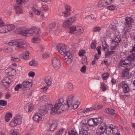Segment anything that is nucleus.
Returning <instances> with one entry per match:
<instances>
[{
  "instance_id": "obj_41",
  "label": "nucleus",
  "mask_w": 135,
  "mask_h": 135,
  "mask_svg": "<svg viewBox=\"0 0 135 135\" xmlns=\"http://www.w3.org/2000/svg\"><path fill=\"white\" fill-rule=\"evenodd\" d=\"M7 102L6 101L3 100H0V105L2 106H5L7 105Z\"/></svg>"
},
{
  "instance_id": "obj_42",
  "label": "nucleus",
  "mask_w": 135,
  "mask_h": 135,
  "mask_svg": "<svg viewBox=\"0 0 135 135\" xmlns=\"http://www.w3.org/2000/svg\"><path fill=\"white\" fill-rule=\"evenodd\" d=\"M115 24L117 29L122 27L123 25V23L122 22H119Z\"/></svg>"
},
{
  "instance_id": "obj_47",
  "label": "nucleus",
  "mask_w": 135,
  "mask_h": 135,
  "mask_svg": "<svg viewBox=\"0 0 135 135\" xmlns=\"http://www.w3.org/2000/svg\"><path fill=\"white\" fill-rule=\"evenodd\" d=\"M48 87L47 86H45L41 88V91L42 92L45 93L47 90Z\"/></svg>"
},
{
  "instance_id": "obj_16",
  "label": "nucleus",
  "mask_w": 135,
  "mask_h": 135,
  "mask_svg": "<svg viewBox=\"0 0 135 135\" xmlns=\"http://www.w3.org/2000/svg\"><path fill=\"white\" fill-rule=\"evenodd\" d=\"M129 70L128 68H126L123 70L122 73V77L125 78L126 79H129L131 77V74L129 73Z\"/></svg>"
},
{
  "instance_id": "obj_29",
  "label": "nucleus",
  "mask_w": 135,
  "mask_h": 135,
  "mask_svg": "<svg viewBox=\"0 0 135 135\" xmlns=\"http://www.w3.org/2000/svg\"><path fill=\"white\" fill-rule=\"evenodd\" d=\"M33 107L32 105L30 104V105H26V107L25 108V110L27 112H31L33 110Z\"/></svg>"
},
{
  "instance_id": "obj_55",
  "label": "nucleus",
  "mask_w": 135,
  "mask_h": 135,
  "mask_svg": "<svg viewBox=\"0 0 135 135\" xmlns=\"http://www.w3.org/2000/svg\"><path fill=\"white\" fill-rule=\"evenodd\" d=\"M107 8L110 10L112 11L114 10L115 7L113 5H110L107 7Z\"/></svg>"
},
{
  "instance_id": "obj_40",
  "label": "nucleus",
  "mask_w": 135,
  "mask_h": 135,
  "mask_svg": "<svg viewBox=\"0 0 135 135\" xmlns=\"http://www.w3.org/2000/svg\"><path fill=\"white\" fill-rule=\"evenodd\" d=\"M100 88L103 91H105L107 90L106 87L104 83H102L101 84Z\"/></svg>"
},
{
  "instance_id": "obj_49",
  "label": "nucleus",
  "mask_w": 135,
  "mask_h": 135,
  "mask_svg": "<svg viewBox=\"0 0 135 135\" xmlns=\"http://www.w3.org/2000/svg\"><path fill=\"white\" fill-rule=\"evenodd\" d=\"M86 66L84 65L80 70L83 73H85L86 72Z\"/></svg>"
},
{
  "instance_id": "obj_13",
  "label": "nucleus",
  "mask_w": 135,
  "mask_h": 135,
  "mask_svg": "<svg viewBox=\"0 0 135 135\" xmlns=\"http://www.w3.org/2000/svg\"><path fill=\"white\" fill-rule=\"evenodd\" d=\"M52 64L54 68L56 70L58 69L61 66V62L60 60L56 57L53 59Z\"/></svg>"
},
{
  "instance_id": "obj_7",
  "label": "nucleus",
  "mask_w": 135,
  "mask_h": 135,
  "mask_svg": "<svg viewBox=\"0 0 135 135\" xmlns=\"http://www.w3.org/2000/svg\"><path fill=\"white\" fill-rule=\"evenodd\" d=\"M8 44L10 46L15 45L20 48H22L23 49L25 48V47L23 46L25 44L24 41L21 40L13 41L9 42Z\"/></svg>"
},
{
  "instance_id": "obj_63",
  "label": "nucleus",
  "mask_w": 135,
  "mask_h": 135,
  "mask_svg": "<svg viewBox=\"0 0 135 135\" xmlns=\"http://www.w3.org/2000/svg\"><path fill=\"white\" fill-rule=\"evenodd\" d=\"M34 11L35 13L37 15H39L40 14V11L38 10L35 9Z\"/></svg>"
},
{
  "instance_id": "obj_20",
  "label": "nucleus",
  "mask_w": 135,
  "mask_h": 135,
  "mask_svg": "<svg viewBox=\"0 0 135 135\" xmlns=\"http://www.w3.org/2000/svg\"><path fill=\"white\" fill-rule=\"evenodd\" d=\"M2 83L4 85H8L12 81L8 77H5L2 80Z\"/></svg>"
},
{
  "instance_id": "obj_46",
  "label": "nucleus",
  "mask_w": 135,
  "mask_h": 135,
  "mask_svg": "<svg viewBox=\"0 0 135 135\" xmlns=\"http://www.w3.org/2000/svg\"><path fill=\"white\" fill-rule=\"evenodd\" d=\"M106 131V133L107 135H114V134H113L112 129H108L107 130V129Z\"/></svg>"
},
{
  "instance_id": "obj_1",
  "label": "nucleus",
  "mask_w": 135,
  "mask_h": 135,
  "mask_svg": "<svg viewBox=\"0 0 135 135\" xmlns=\"http://www.w3.org/2000/svg\"><path fill=\"white\" fill-rule=\"evenodd\" d=\"M63 102V99H60L58 102L55 104L53 108V106L51 104L42 106L39 109L38 112L35 114L33 117V120L36 122H38L41 120L42 116L45 115L49 112H50L51 114L55 113L56 111L58 110Z\"/></svg>"
},
{
  "instance_id": "obj_59",
  "label": "nucleus",
  "mask_w": 135,
  "mask_h": 135,
  "mask_svg": "<svg viewBox=\"0 0 135 135\" xmlns=\"http://www.w3.org/2000/svg\"><path fill=\"white\" fill-rule=\"evenodd\" d=\"M35 75V73L32 71L30 72L28 74V76H31L32 78Z\"/></svg>"
},
{
  "instance_id": "obj_23",
  "label": "nucleus",
  "mask_w": 135,
  "mask_h": 135,
  "mask_svg": "<svg viewBox=\"0 0 135 135\" xmlns=\"http://www.w3.org/2000/svg\"><path fill=\"white\" fill-rule=\"evenodd\" d=\"M26 0H16V5L22 7L25 3L26 2Z\"/></svg>"
},
{
  "instance_id": "obj_24",
  "label": "nucleus",
  "mask_w": 135,
  "mask_h": 135,
  "mask_svg": "<svg viewBox=\"0 0 135 135\" xmlns=\"http://www.w3.org/2000/svg\"><path fill=\"white\" fill-rule=\"evenodd\" d=\"M94 118H91L88 120L87 123L89 126L93 127L95 126V123L94 121Z\"/></svg>"
},
{
  "instance_id": "obj_36",
  "label": "nucleus",
  "mask_w": 135,
  "mask_h": 135,
  "mask_svg": "<svg viewBox=\"0 0 135 135\" xmlns=\"http://www.w3.org/2000/svg\"><path fill=\"white\" fill-rule=\"evenodd\" d=\"M29 65L32 66H36L37 65V62L35 60H32L29 62Z\"/></svg>"
},
{
  "instance_id": "obj_21",
  "label": "nucleus",
  "mask_w": 135,
  "mask_h": 135,
  "mask_svg": "<svg viewBox=\"0 0 135 135\" xmlns=\"http://www.w3.org/2000/svg\"><path fill=\"white\" fill-rule=\"evenodd\" d=\"M22 6L16 5L14 8L16 10V13L17 14H21L23 13V11L21 8Z\"/></svg>"
},
{
  "instance_id": "obj_17",
  "label": "nucleus",
  "mask_w": 135,
  "mask_h": 135,
  "mask_svg": "<svg viewBox=\"0 0 135 135\" xmlns=\"http://www.w3.org/2000/svg\"><path fill=\"white\" fill-rule=\"evenodd\" d=\"M56 28V23L55 22H52L50 25L49 28L47 29L46 32L47 33H48L51 32L52 31H54L55 30Z\"/></svg>"
},
{
  "instance_id": "obj_9",
  "label": "nucleus",
  "mask_w": 135,
  "mask_h": 135,
  "mask_svg": "<svg viewBox=\"0 0 135 135\" xmlns=\"http://www.w3.org/2000/svg\"><path fill=\"white\" fill-rule=\"evenodd\" d=\"M56 47L58 52L63 55H65L68 51L70 52L67 49H66L65 45L64 44H58L57 45Z\"/></svg>"
},
{
  "instance_id": "obj_27",
  "label": "nucleus",
  "mask_w": 135,
  "mask_h": 135,
  "mask_svg": "<svg viewBox=\"0 0 135 135\" xmlns=\"http://www.w3.org/2000/svg\"><path fill=\"white\" fill-rule=\"evenodd\" d=\"M6 26L8 32L14 30L15 28V26L13 25H10Z\"/></svg>"
},
{
  "instance_id": "obj_51",
  "label": "nucleus",
  "mask_w": 135,
  "mask_h": 135,
  "mask_svg": "<svg viewBox=\"0 0 135 135\" xmlns=\"http://www.w3.org/2000/svg\"><path fill=\"white\" fill-rule=\"evenodd\" d=\"M97 130H98V132L99 133H100L101 134H103V133L105 132L106 131V130L104 129H101L100 128L99 129H98Z\"/></svg>"
},
{
  "instance_id": "obj_2",
  "label": "nucleus",
  "mask_w": 135,
  "mask_h": 135,
  "mask_svg": "<svg viewBox=\"0 0 135 135\" xmlns=\"http://www.w3.org/2000/svg\"><path fill=\"white\" fill-rule=\"evenodd\" d=\"M17 33L21 34L25 36H29L33 35L34 36L40 37L41 33L40 28L33 27L29 30L22 31L20 28L16 30Z\"/></svg>"
},
{
  "instance_id": "obj_32",
  "label": "nucleus",
  "mask_w": 135,
  "mask_h": 135,
  "mask_svg": "<svg viewBox=\"0 0 135 135\" xmlns=\"http://www.w3.org/2000/svg\"><path fill=\"white\" fill-rule=\"evenodd\" d=\"M12 115L11 113H7L5 116V120L6 122H8L10 118L12 117Z\"/></svg>"
},
{
  "instance_id": "obj_14",
  "label": "nucleus",
  "mask_w": 135,
  "mask_h": 135,
  "mask_svg": "<svg viewBox=\"0 0 135 135\" xmlns=\"http://www.w3.org/2000/svg\"><path fill=\"white\" fill-rule=\"evenodd\" d=\"M22 89L23 91L29 89L32 86V84L28 81H24L21 84Z\"/></svg>"
},
{
  "instance_id": "obj_50",
  "label": "nucleus",
  "mask_w": 135,
  "mask_h": 135,
  "mask_svg": "<svg viewBox=\"0 0 135 135\" xmlns=\"http://www.w3.org/2000/svg\"><path fill=\"white\" fill-rule=\"evenodd\" d=\"M65 11L69 13L70 11V7L68 5H66L65 6Z\"/></svg>"
},
{
  "instance_id": "obj_52",
  "label": "nucleus",
  "mask_w": 135,
  "mask_h": 135,
  "mask_svg": "<svg viewBox=\"0 0 135 135\" xmlns=\"http://www.w3.org/2000/svg\"><path fill=\"white\" fill-rule=\"evenodd\" d=\"M82 129L84 131H86L88 129V127L87 125L86 124H84L82 126Z\"/></svg>"
},
{
  "instance_id": "obj_5",
  "label": "nucleus",
  "mask_w": 135,
  "mask_h": 135,
  "mask_svg": "<svg viewBox=\"0 0 135 135\" xmlns=\"http://www.w3.org/2000/svg\"><path fill=\"white\" fill-rule=\"evenodd\" d=\"M69 33L76 35H79L83 32L84 29L82 27L78 26H72L69 27Z\"/></svg>"
},
{
  "instance_id": "obj_26",
  "label": "nucleus",
  "mask_w": 135,
  "mask_h": 135,
  "mask_svg": "<svg viewBox=\"0 0 135 135\" xmlns=\"http://www.w3.org/2000/svg\"><path fill=\"white\" fill-rule=\"evenodd\" d=\"M107 5V4H106V2H105V0H101L98 3V7H100L105 6Z\"/></svg>"
},
{
  "instance_id": "obj_15",
  "label": "nucleus",
  "mask_w": 135,
  "mask_h": 135,
  "mask_svg": "<svg viewBox=\"0 0 135 135\" xmlns=\"http://www.w3.org/2000/svg\"><path fill=\"white\" fill-rule=\"evenodd\" d=\"M5 72L7 76H11L15 74L16 71L15 70L13 69L8 68L6 70Z\"/></svg>"
},
{
  "instance_id": "obj_64",
  "label": "nucleus",
  "mask_w": 135,
  "mask_h": 135,
  "mask_svg": "<svg viewBox=\"0 0 135 135\" xmlns=\"http://www.w3.org/2000/svg\"><path fill=\"white\" fill-rule=\"evenodd\" d=\"M106 2V4H107V5L110 4L112 3L113 2L112 0H105Z\"/></svg>"
},
{
  "instance_id": "obj_43",
  "label": "nucleus",
  "mask_w": 135,
  "mask_h": 135,
  "mask_svg": "<svg viewBox=\"0 0 135 135\" xmlns=\"http://www.w3.org/2000/svg\"><path fill=\"white\" fill-rule=\"evenodd\" d=\"M109 75V74L108 73H105L103 74L102 76H103L102 78L103 80H106L108 77Z\"/></svg>"
},
{
  "instance_id": "obj_30",
  "label": "nucleus",
  "mask_w": 135,
  "mask_h": 135,
  "mask_svg": "<svg viewBox=\"0 0 135 135\" xmlns=\"http://www.w3.org/2000/svg\"><path fill=\"white\" fill-rule=\"evenodd\" d=\"M39 37L34 36L32 40V42L34 43H38L40 41Z\"/></svg>"
},
{
  "instance_id": "obj_44",
  "label": "nucleus",
  "mask_w": 135,
  "mask_h": 135,
  "mask_svg": "<svg viewBox=\"0 0 135 135\" xmlns=\"http://www.w3.org/2000/svg\"><path fill=\"white\" fill-rule=\"evenodd\" d=\"M62 15L66 18L68 17L70 15L69 13L65 11L62 12Z\"/></svg>"
},
{
  "instance_id": "obj_37",
  "label": "nucleus",
  "mask_w": 135,
  "mask_h": 135,
  "mask_svg": "<svg viewBox=\"0 0 135 135\" xmlns=\"http://www.w3.org/2000/svg\"><path fill=\"white\" fill-rule=\"evenodd\" d=\"M110 28H111L112 30L113 31L117 30L116 24L114 23H112L109 26Z\"/></svg>"
},
{
  "instance_id": "obj_45",
  "label": "nucleus",
  "mask_w": 135,
  "mask_h": 135,
  "mask_svg": "<svg viewBox=\"0 0 135 135\" xmlns=\"http://www.w3.org/2000/svg\"><path fill=\"white\" fill-rule=\"evenodd\" d=\"M84 113L89 112L93 110V108H84Z\"/></svg>"
},
{
  "instance_id": "obj_48",
  "label": "nucleus",
  "mask_w": 135,
  "mask_h": 135,
  "mask_svg": "<svg viewBox=\"0 0 135 135\" xmlns=\"http://www.w3.org/2000/svg\"><path fill=\"white\" fill-rule=\"evenodd\" d=\"M22 89V85L21 84H19L16 86L15 88V91H18L19 89Z\"/></svg>"
},
{
  "instance_id": "obj_10",
  "label": "nucleus",
  "mask_w": 135,
  "mask_h": 135,
  "mask_svg": "<svg viewBox=\"0 0 135 135\" xmlns=\"http://www.w3.org/2000/svg\"><path fill=\"white\" fill-rule=\"evenodd\" d=\"M118 86L119 88L122 87L123 88V91L125 93H127L130 91L129 86L125 82H121L119 83Z\"/></svg>"
},
{
  "instance_id": "obj_28",
  "label": "nucleus",
  "mask_w": 135,
  "mask_h": 135,
  "mask_svg": "<svg viewBox=\"0 0 135 135\" xmlns=\"http://www.w3.org/2000/svg\"><path fill=\"white\" fill-rule=\"evenodd\" d=\"M52 80L51 78H46L45 79V82L47 85V86H50L51 84Z\"/></svg>"
},
{
  "instance_id": "obj_58",
  "label": "nucleus",
  "mask_w": 135,
  "mask_h": 135,
  "mask_svg": "<svg viewBox=\"0 0 135 135\" xmlns=\"http://www.w3.org/2000/svg\"><path fill=\"white\" fill-rule=\"evenodd\" d=\"M119 45V44L118 43L115 44L114 46H111L110 47V49L111 50H115L116 49L117 46H118Z\"/></svg>"
},
{
  "instance_id": "obj_39",
  "label": "nucleus",
  "mask_w": 135,
  "mask_h": 135,
  "mask_svg": "<svg viewBox=\"0 0 135 135\" xmlns=\"http://www.w3.org/2000/svg\"><path fill=\"white\" fill-rule=\"evenodd\" d=\"M101 29V28L99 27H97L93 28V31L94 32H99Z\"/></svg>"
},
{
  "instance_id": "obj_19",
  "label": "nucleus",
  "mask_w": 135,
  "mask_h": 135,
  "mask_svg": "<svg viewBox=\"0 0 135 135\" xmlns=\"http://www.w3.org/2000/svg\"><path fill=\"white\" fill-rule=\"evenodd\" d=\"M94 121L95 123V126L98 125L99 126L102 124L103 121V119L101 117L98 118H94Z\"/></svg>"
},
{
  "instance_id": "obj_31",
  "label": "nucleus",
  "mask_w": 135,
  "mask_h": 135,
  "mask_svg": "<svg viewBox=\"0 0 135 135\" xmlns=\"http://www.w3.org/2000/svg\"><path fill=\"white\" fill-rule=\"evenodd\" d=\"M114 39L112 40V42H115L118 43H119L121 40V38L119 36H116L114 38Z\"/></svg>"
},
{
  "instance_id": "obj_3",
  "label": "nucleus",
  "mask_w": 135,
  "mask_h": 135,
  "mask_svg": "<svg viewBox=\"0 0 135 135\" xmlns=\"http://www.w3.org/2000/svg\"><path fill=\"white\" fill-rule=\"evenodd\" d=\"M61 98L63 99V102L62 103V105H60L58 109H59L61 105H62V109H60L59 110V111L58 112H59V113H61L63 111L67 110L68 109V107L71 106L72 104H73L75 101V98L74 96V95H72L69 96L67 98L66 100L67 105L65 104H63L64 101V99L62 98H60L58 101L56 102L55 104H56L57 103H58L59 100Z\"/></svg>"
},
{
  "instance_id": "obj_56",
  "label": "nucleus",
  "mask_w": 135,
  "mask_h": 135,
  "mask_svg": "<svg viewBox=\"0 0 135 135\" xmlns=\"http://www.w3.org/2000/svg\"><path fill=\"white\" fill-rule=\"evenodd\" d=\"M85 53V50H81L79 52V55L80 56H83Z\"/></svg>"
},
{
  "instance_id": "obj_54",
  "label": "nucleus",
  "mask_w": 135,
  "mask_h": 135,
  "mask_svg": "<svg viewBox=\"0 0 135 135\" xmlns=\"http://www.w3.org/2000/svg\"><path fill=\"white\" fill-rule=\"evenodd\" d=\"M42 8L44 10L48 11L49 9L48 6L46 5H43L42 7Z\"/></svg>"
},
{
  "instance_id": "obj_6",
  "label": "nucleus",
  "mask_w": 135,
  "mask_h": 135,
  "mask_svg": "<svg viewBox=\"0 0 135 135\" xmlns=\"http://www.w3.org/2000/svg\"><path fill=\"white\" fill-rule=\"evenodd\" d=\"M126 22L124 25L126 29L125 30L124 33H126L129 32L131 30L132 27V24L134 21V19L131 17H126L125 18Z\"/></svg>"
},
{
  "instance_id": "obj_38",
  "label": "nucleus",
  "mask_w": 135,
  "mask_h": 135,
  "mask_svg": "<svg viewBox=\"0 0 135 135\" xmlns=\"http://www.w3.org/2000/svg\"><path fill=\"white\" fill-rule=\"evenodd\" d=\"M96 47V40H94L93 41L92 43L91 44V48L93 49H94Z\"/></svg>"
},
{
  "instance_id": "obj_8",
  "label": "nucleus",
  "mask_w": 135,
  "mask_h": 135,
  "mask_svg": "<svg viewBox=\"0 0 135 135\" xmlns=\"http://www.w3.org/2000/svg\"><path fill=\"white\" fill-rule=\"evenodd\" d=\"M21 117L20 115H16L10 122V126L11 127H14L21 124Z\"/></svg>"
},
{
  "instance_id": "obj_18",
  "label": "nucleus",
  "mask_w": 135,
  "mask_h": 135,
  "mask_svg": "<svg viewBox=\"0 0 135 135\" xmlns=\"http://www.w3.org/2000/svg\"><path fill=\"white\" fill-rule=\"evenodd\" d=\"M50 127L49 129L50 131H52L55 130L56 126L55 122L54 121H50L49 123Z\"/></svg>"
},
{
  "instance_id": "obj_22",
  "label": "nucleus",
  "mask_w": 135,
  "mask_h": 135,
  "mask_svg": "<svg viewBox=\"0 0 135 135\" xmlns=\"http://www.w3.org/2000/svg\"><path fill=\"white\" fill-rule=\"evenodd\" d=\"M104 111L110 115H113L115 114L116 113L115 112V110L107 108L104 110Z\"/></svg>"
},
{
  "instance_id": "obj_33",
  "label": "nucleus",
  "mask_w": 135,
  "mask_h": 135,
  "mask_svg": "<svg viewBox=\"0 0 135 135\" xmlns=\"http://www.w3.org/2000/svg\"><path fill=\"white\" fill-rule=\"evenodd\" d=\"M49 96L48 95H43L40 98V100L42 102H44L45 101H47L49 99Z\"/></svg>"
},
{
  "instance_id": "obj_11",
  "label": "nucleus",
  "mask_w": 135,
  "mask_h": 135,
  "mask_svg": "<svg viewBox=\"0 0 135 135\" xmlns=\"http://www.w3.org/2000/svg\"><path fill=\"white\" fill-rule=\"evenodd\" d=\"M64 60L67 64H69L72 62L73 59L72 55L71 54L70 52H68L65 55H64Z\"/></svg>"
},
{
  "instance_id": "obj_53",
  "label": "nucleus",
  "mask_w": 135,
  "mask_h": 135,
  "mask_svg": "<svg viewBox=\"0 0 135 135\" xmlns=\"http://www.w3.org/2000/svg\"><path fill=\"white\" fill-rule=\"evenodd\" d=\"M64 129L63 128H61L60 129L56 134L57 135H61L63 132Z\"/></svg>"
},
{
  "instance_id": "obj_34",
  "label": "nucleus",
  "mask_w": 135,
  "mask_h": 135,
  "mask_svg": "<svg viewBox=\"0 0 135 135\" xmlns=\"http://www.w3.org/2000/svg\"><path fill=\"white\" fill-rule=\"evenodd\" d=\"M29 52L26 51L23 54V58L24 59H27L29 57Z\"/></svg>"
},
{
  "instance_id": "obj_60",
  "label": "nucleus",
  "mask_w": 135,
  "mask_h": 135,
  "mask_svg": "<svg viewBox=\"0 0 135 135\" xmlns=\"http://www.w3.org/2000/svg\"><path fill=\"white\" fill-rule=\"evenodd\" d=\"M16 131H15L14 130H12L10 134L11 135H18Z\"/></svg>"
},
{
  "instance_id": "obj_35",
  "label": "nucleus",
  "mask_w": 135,
  "mask_h": 135,
  "mask_svg": "<svg viewBox=\"0 0 135 135\" xmlns=\"http://www.w3.org/2000/svg\"><path fill=\"white\" fill-rule=\"evenodd\" d=\"M99 126H101L100 128L101 129H104L106 130V129H107V125L106 123L105 122H103V121L102 123V124H100Z\"/></svg>"
},
{
  "instance_id": "obj_12",
  "label": "nucleus",
  "mask_w": 135,
  "mask_h": 135,
  "mask_svg": "<svg viewBox=\"0 0 135 135\" xmlns=\"http://www.w3.org/2000/svg\"><path fill=\"white\" fill-rule=\"evenodd\" d=\"M76 18L75 17H73L69 18L68 20L63 23V26L64 27H69L72 25V23L75 20Z\"/></svg>"
},
{
  "instance_id": "obj_25",
  "label": "nucleus",
  "mask_w": 135,
  "mask_h": 135,
  "mask_svg": "<svg viewBox=\"0 0 135 135\" xmlns=\"http://www.w3.org/2000/svg\"><path fill=\"white\" fill-rule=\"evenodd\" d=\"M7 32H8L6 25L0 27V33H3Z\"/></svg>"
},
{
  "instance_id": "obj_62",
  "label": "nucleus",
  "mask_w": 135,
  "mask_h": 135,
  "mask_svg": "<svg viewBox=\"0 0 135 135\" xmlns=\"http://www.w3.org/2000/svg\"><path fill=\"white\" fill-rule=\"evenodd\" d=\"M49 56V54L47 53H45L43 54L42 55V57L44 59H46Z\"/></svg>"
},
{
  "instance_id": "obj_4",
  "label": "nucleus",
  "mask_w": 135,
  "mask_h": 135,
  "mask_svg": "<svg viewBox=\"0 0 135 135\" xmlns=\"http://www.w3.org/2000/svg\"><path fill=\"white\" fill-rule=\"evenodd\" d=\"M128 59H122L120 61L118 66L119 68H120L121 66L125 67L129 66L131 62V59L133 61H135V54L132 53L128 56Z\"/></svg>"
},
{
  "instance_id": "obj_61",
  "label": "nucleus",
  "mask_w": 135,
  "mask_h": 135,
  "mask_svg": "<svg viewBox=\"0 0 135 135\" xmlns=\"http://www.w3.org/2000/svg\"><path fill=\"white\" fill-rule=\"evenodd\" d=\"M105 57L106 58H107L108 57L110 56V53L109 52V51L108 50L107 51H106L105 52Z\"/></svg>"
},
{
  "instance_id": "obj_57",
  "label": "nucleus",
  "mask_w": 135,
  "mask_h": 135,
  "mask_svg": "<svg viewBox=\"0 0 135 135\" xmlns=\"http://www.w3.org/2000/svg\"><path fill=\"white\" fill-rule=\"evenodd\" d=\"M68 135H78V134L76 132L72 131L71 132H69Z\"/></svg>"
}]
</instances>
